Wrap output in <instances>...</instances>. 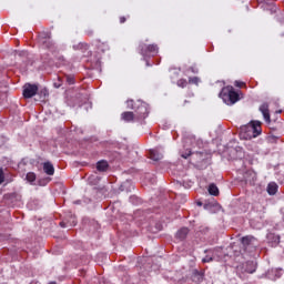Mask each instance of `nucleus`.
<instances>
[{"label": "nucleus", "mask_w": 284, "mask_h": 284, "mask_svg": "<svg viewBox=\"0 0 284 284\" xmlns=\"http://www.w3.org/2000/svg\"><path fill=\"white\" fill-rule=\"evenodd\" d=\"M108 168H110V164L105 160H101L97 163L98 172H108Z\"/></svg>", "instance_id": "obj_11"}, {"label": "nucleus", "mask_w": 284, "mask_h": 284, "mask_svg": "<svg viewBox=\"0 0 284 284\" xmlns=\"http://www.w3.org/2000/svg\"><path fill=\"white\" fill-rule=\"evenodd\" d=\"M6 181V174L3 173V169H0V185Z\"/></svg>", "instance_id": "obj_24"}, {"label": "nucleus", "mask_w": 284, "mask_h": 284, "mask_svg": "<svg viewBox=\"0 0 284 284\" xmlns=\"http://www.w3.org/2000/svg\"><path fill=\"white\" fill-rule=\"evenodd\" d=\"M189 83L192 85H199V83H201V79H199V77L189 78Z\"/></svg>", "instance_id": "obj_20"}, {"label": "nucleus", "mask_w": 284, "mask_h": 284, "mask_svg": "<svg viewBox=\"0 0 284 284\" xmlns=\"http://www.w3.org/2000/svg\"><path fill=\"white\" fill-rule=\"evenodd\" d=\"M261 125V121H251L248 124L241 126V139H244L245 141L256 139V136H260V134L263 132Z\"/></svg>", "instance_id": "obj_2"}, {"label": "nucleus", "mask_w": 284, "mask_h": 284, "mask_svg": "<svg viewBox=\"0 0 284 284\" xmlns=\"http://www.w3.org/2000/svg\"><path fill=\"white\" fill-rule=\"evenodd\" d=\"M182 159H187L189 156H192V151L191 150H186V152L181 154Z\"/></svg>", "instance_id": "obj_23"}, {"label": "nucleus", "mask_w": 284, "mask_h": 284, "mask_svg": "<svg viewBox=\"0 0 284 284\" xmlns=\"http://www.w3.org/2000/svg\"><path fill=\"white\" fill-rule=\"evenodd\" d=\"M27 181L29 183H34V181H37V174L34 172L27 173Z\"/></svg>", "instance_id": "obj_17"}, {"label": "nucleus", "mask_w": 284, "mask_h": 284, "mask_svg": "<svg viewBox=\"0 0 284 284\" xmlns=\"http://www.w3.org/2000/svg\"><path fill=\"white\" fill-rule=\"evenodd\" d=\"M209 194H211V196H219V186H216V184H210Z\"/></svg>", "instance_id": "obj_15"}, {"label": "nucleus", "mask_w": 284, "mask_h": 284, "mask_svg": "<svg viewBox=\"0 0 284 284\" xmlns=\"http://www.w3.org/2000/svg\"><path fill=\"white\" fill-rule=\"evenodd\" d=\"M241 243H242V245L247 247V245H250L252 243V236L247 235V236L242 237Z\"/></svg>", "instance_id": "obj_18"}, {"label": "nucleus", "mask_w": 284, "mask_h": 284, "mask_svg": "<svg viewBox=\"0 0 284 284\" xmlns=\"http://www.w3.org/2000/svg\"><path fill=\"white\" fill-rule=\"evenodd\" d=\"M125 21H128L125 17H120V23H125Z\"/></svg>", "instance_id": "obj_27"}, {"label": "nucleus", "mask_w": 284, "mask_h": 284, "mask_svg": "<svg viewBox=\"0 0 284 284\" xmlns=\"http://www.w3.org/2000/svg\"><path fill=\"white\" fill-rule=\"evenodd\" d=\"M244 272L247 274H254L256 272V264L252 261H248L244 264Z\"/></svg>", "instance_id": "obj_10"}, {"label": "nucleus", "mask_w": 284, "mask_h": 284, "mask_svg": "<svg viewBox=\"0 0 284 284\" xmlns=\"http://www.w3.org/2000/svg\"><path fill=\"white\" fill-rule=\"evenodd\" d=\"M268 139H270V140H273V141H276V139H278V136L271 135Z\"/></svg>", "instance_id": "obj_28"}, {"label": "nucleus", "mask_w": 284, "mask_h": 284, "mask_svg": "<svg viewBox=\"0 0 284 284\" xmlns=\"http://www.w3.org/2000/svg\"><path fill=\"white\" fill-rule=\"evenodd\" d=\"M203 273L199 272V271H195L193 273V282L194 283H203Z\"/></svg>", "instance_id": "obj_16"}, {"label": "nucleus", "mask_w": 284, "mask_h": 284, "mask_svg": "<svg viewBox=\"0 0 284 284\" xmlns=\"http://www.w3.org/2000/svg\"><path fill=\"white\" fill-rule=\"evenodd\" d=\"M47 93H48V91H44V97H45Z\"/></svg>", "instance_id": "obj_30"}, {"label": "nucleus", "mask_w": 284, "mask_h": 284, "mask_svg": "<svg viewBox=\"0 0 284 284\" xmlns=\"http://www.w3.org/2000/svg\"><path fill=\"white\" fill-rule=\"evenodd\" d=\"M103 45H104L105 50H108V44L103 43Z\"/></svg>", "instance_id": "obj_29"}, {"label": "nucleus", "mask_w": 284, "mask_h": 284, "mask_svg": "<svg viewBox=\"0 0 284 284\" xmlns=\"http://www.w3.org/2000/svg\"><path fill=\"white\" fill-rule=\"evenodd\" d=\"M220 99H222L226 105H234L237 101H241V95L234 90V87H224L220 92Z\"/></svg>", "instance_id": "obj_3"}, {"label": "nucleus", "mask_w": 284, "mask_h": 284, "mask_svg": "<svg viewBox=\"0 0 284 284\" xmlns=\"http://www.w3.org/2000/svg\"><path fill=\"white\" fill-rule=\"evenodd\" d=\"M37 92H39L37 84H26L22 94L24 99H32V97L37 95Z\"/></svg>", "instance_id": "obj_5"}, {"label": "nucleus", "mask_w": 284, "mask_h": 284, "mask_svg": "<svg viewBox=\"0 0 284 284\" xmlns=\"http://www.w3.org/2000/svg\"><path fill=\"white\" fill-rule=\"evenodd\" d=\"M234 85H235V88H243V85H245V82L236 80L234 82Z\"/></svg>", "instance_id": "obj_25"}, {"label": "nucleus", "mask_w": 284, "mask_h": 284, "mask_svg": "<svg viewBox=\"0 0 284 284\" xmlns=\"http://www.w3.org/2000/svg\"><path fill=\"white\" fill-rule=\"evenodd\" d=\"M149 156L152 161H161L163 159V154L156 150H150Z\"/></svg>", "instance_id": "obj_12"}, {"label": "nucleus", "mask_w": 284, "mask_h": 284, "mask_svg": "<svg viewBox=\"0 0 284 284\" xmlns=\"http://www.w3.org/2000/svg\"><path fill=\"white\" fill-rule=\"evenodd\" d=\"M65 81L69 85H74L75 83L74 75H65Z\"/></svg>", "instance_id": "obj_21"}, {"label": "nucleus", "mask_w": 284, "mask_h": 284, "mask_svg": "<svg viewBox=\"0 0 284 284\" xmlns=\"http://www.w3.org/2000/svg\"><path fill=\"white\" fill-rule=\"evenodd\" d=\"M178 88H187V80L186 79H180L176 82Z\"/></svg>", "instance_id": "obj_19"}, {"label": "nucleus", "mask_w": 284, "mask_h": 284, "mask_svg": "<svg viewBox=\"0 0 284 284\" xmlns=\"http://www.w3.org/2000/svg\"><path fill=\"white\" fill-rule=\"evenodd\" d=\"M260 112L263 114L264 121H265L266 123H272V119L270 118V104L263 103V104L260 106Z\"/></svg>", "instance_id": "obj_7"}, {"label": "nucleus", "mask_w": 284, "mask_h": 284, "mask_svg": "<svg viewBox=\"0 0 284 284\" xmlns=\"http://www.w3.org/2000/svg\"><path fill=\"white\" fill-rule=\"evenodd\" d=\"M212 261H214V258L210 255H206L204 258H202V263H212Z\"/></svg>", "instance_id": "obj_22"}, {"label": "nucleus", "mask_w": 284, "mask_h": 284, "mask_svg": "<svg viewBox=\"0 0 284 284\" xmlns=\"http://www.w3.org/2000/svg\"><path fill=\"white\" fill-rule=\"evenodd\" d=\"M267 192L270 194V196H274V194H276V192H278V184L271 182L267 185Z\"/></svg>", "instance_id": "obj_14"}, {"label": "nucleus", "mask_w": 284, "mask_h": 284, "mask_svg": "<svg viewBox=\"0 0 284 284\" xmlns=\"http://www.w3.org/2000/svg\"><path fill=\"white\" fill-rule=\"evenodd\" d=\"M121 120L124 121V123H134L136 122V115L132 111H124L121 113Z\"/></svg>", "instance_id": "obj_6"}, {"label": "nucleus", "mask_w": 284, "mask_h": 284, "mask_svg": "<svg viewBox=\"0 0 284 284\" xmlns=\"http://www.w3.org/2000/svg\"><path fill=\"white\" fill-rule=\"evenodd\" d=\"M187 234H190V229L187 227H182L176 232V239H179L180 241H185V239H187Z\"/></svg>", "instance_id": "obj_8"}, {"label": "nucleus", "mask_w": 284, "mask_h": 284, "mask_svg": "<svg viewBox=\"0 0 284 284\" xmlns=\"http://www.w3.org/2000/svg\"><path fill=\"white\" fill-rule=\"evenodd\" d=\"M85 34H88V37H92V34H94V31L89 29L85 31Z\"/></svg>", "instance_id": "obj_26"}, {"label": "nucleus", "mask_w": 284, "mask_h": 284, "mask_svg": "<svg viewBox=\"0 0 284 284\" xmlns=\"http://www.w3.org/2000/svg\"><path fill=\"white\" fill-rule=\"evenodd\" d=\"M139 51L142 57H156V54H159V44L141 43L139 45Z\"/></svg>", "instance_id": "obj_4"}, {"label": "nucleus", "mask_w": 284, "mask_h": 284, "mask_svg": "<svg viewBox=\"0 0 284 284\" xmlns=\"http://www.w3.org/2000/svg\"><path fill=\"white\" fill-rule=\"evenodd\" d=\"M126 108L129 110H133V114H135V120L138 123H143L150 114V109L148 108V104L141 100H128Z\"/></svg>", "instance_id": "obj_1"}, {"label": "nucleus", "mask_w": 284, "mask_h": 284, "mask_svg": "<svg viewBox=\"0 0 284 284\" xmlns=\"http://www.w3.org/2000/svg\"><path fill=\"white\" fill-rule=\"evenodd\" d=\"M74 225H77V217L75 216H71L70 221L60 222V226H62V227H74Z\"/></svg>", "instance_id": "obj_13"}, {"label": "nucleus", "mask_w": 284, "mask_h": 284, "mask_svg": "<svg viewBox=\"0 0 284 284\" xmlns=\"http://www.w3.org/2000/svg\"><path fill=\"white\" fill-rule=\"evenodd\" d=\"M43 172H45L48 176H54V165L50 162H44Z\"/></svg>", "instance_id": "obj_9"}]
</instances>
